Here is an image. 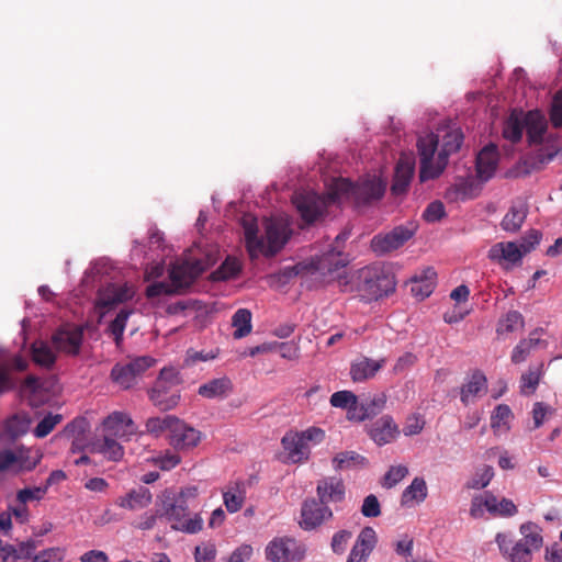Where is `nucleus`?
<instances>
[{
  "mask_svg": "<svg viewBox=\"0 0 562 562\" xmlns=\"http://www.w3.org/2000/svg\"><path fill=\"white\" fill-rule=\"evenodd\" d=\"M385 189L386 182L376 175L367 176L356 184L346 178H335L327 184L325 195L310 190H301L293 194L292 202L302 220L312 224L346 202H355L359 205L379 200Z\"/></svg>",
  "mask_w": 562,
  "mask_h": 562,
  "instance_id": "nucleus-1",
  "label": "nucleus"
},
{
  "mask_svg": "<svg viewBox=\"0 0 562 562\" xmlns=\"http://www.w3.org/2000/svg\"><path fill=\"white\" fill-rule=\"evenodd\" d=\"M462 142V132L451 125L420 135L417 139L420 182L437 179L446 169L449 156L460 149Z\"/></svg>",
  "mask_w": 562,
  "mask_h": 562,
  "instance_id": "nucleus-2",
  "label": "nucleus"
},
{
  "mask_svg": "<svg viewBox=\"0 0 562 562\" xmlns=\"http://www.w3.org/2000/svg\"><path fill=\"white\" fill-rule=\"evenodd\" d=\"M247 251L251 259L273 256L282 249L290 235L288 217H272L265 221V235L258 236L257 218L245 214L240 221Z\"/></svg>",
  "mask_w": 562,
  "mask_h": 562,
  "instance_id": "nucleus-3",
  "label": "nucleus"
},
{
  "mask_svg": "<svg viewBox=\"0 0 562 562\" xmlns=\"http://www.w3.org/2000/svg\"><path fill=\"white\" fill-rule=\"evenodd\" d=\"M521 538L513 541L506 533H497L495 542L499 551L510 562H531L532 554L543 544L542 529L535 522L528 521L519 527Z\"/></svg>",
  "mask_w": 562,
  "mask_h": 562,
  "instance_id": "nucleus-4",
  "label": "nucleus"
},
{
  "mask_svg": "<svg viewBox=\"0 0 562 562\" xmlns=\"http://www.w3.org/2000/svg\"><path fill=\"white\" fill-rule=\"evenodd\" d=\"M157 513L159 517L167 518L172 522L171 527L176 530L196 533L202 529L203 519L200 515H194L192 518H187L188 504L183 499L177 497V492L173 490H165L159 496L157 503Z\"/></svg>",
  "mask_w": 562,
  "mask_h": 562,
  "instance_id": "nucleus-5",
  "label": "nucleus"
},
{
  "mask_svg": "<svg viewBox=\"0 0 562 562\" xmlns=\"http://www.w3.org/2000/svg\"><path fill=\"white\" fill-rule=\"evenodd\" d=\"M325 438V431L318 427H310L303 431H289L281 440L286 453V462L304 463L310 459L311 449Z\"/></svg>",
  "mask_w": 562,
  "mask_h": 562,
  "instance_id": "nucleus-6",
  "label": "nucleus"
},
{
  "mask_svg": "<svg viewBox=\"0 0 562 562\" xmlns=\"http://www.w3.org/2000/svg\"><path fill=\"white\" fill-rule=\"evenodd\" d=\"M180 376L175 368H165L149 391V398L153 404L160 411H169L175 408L180 401V392L178 385Z\"/></svg>",
  "mask_w": 562,
  "mask_h": 562,
  "instance_id": "nucleus-7",
  "label": "nucleus"
},
{
  "mask_svg": "<svg viewBox=\"0 0 562 562\" xmlns=\"http://www.w3.org/2000/svg\"><path fill=\"white\" fill-rule=\"evenodd\" d=\"M485 513L493 517H512L517 513V506L508 498H498L492 493L485 492L472 498L470 515L480 519L485 517Z\"/></svg>",
  "mask_w": 562,
  "mask_h": 562,
  "instance_id": "nucleus-8",
  "label": "nucleus"
},
{
  "mask_svg": "<svg viewBox=\"0 0 562 562\" xmlns=\"http://www.w3.org/2000/svg\"><path fill=\"white\" fill-rule=\"evenodd\" d=\"M42 454L38 450L20 447L13 450L0 451V472H12L20 474L32 471L41 461Z\"/></svg>",
  "mask_w": 562,
  "mask_h": 562,
  "instance_id": "nucleus-9",
  "label": "nucleus"
},
{
  "mask_svg": "<svg viewBox=\"0 0 562 562\" xmlns=\"http://www.w3.org/2000/svg\"><path fill=\"white\" fill-rule=\"evenodd\" d=\"M210 265V260L202 259H183L176 261L169 271L170 281L177 291L189 288Z\"/></svg>",
  "mask_w": 562,
  "mask_h": 562,
  "instance_id": "nucleus-10",
  "label": "nucleus"
},
{
  "mask_svg": "<svg viewBox=\"0 0 562 562\" xmlns=\"http://www.w3.org/2000/svg\"><path fill=\"white\" fill-rule=\"evenodd\" d=\"M304 555L305 547L290 537L274 538L266 547V558L271 562H296Z\"/></svg>",
  "mask_w": 562,
  "mask_h": 562,
  "instance_id": "nucleus-11",
  "label": "nucleus"
},
{
  "mask_svg": "<svg viewBox=\"0 0 562 562\" xmlns=\"http://www.w3.org/2000/svg\"><path fill=\"white\" fill-rule=\"evenodd\" d=\"M416 229L415 223H408L396 226L386 234L375 235L371 240L372 250L378 255L396 250L414 236Z\"/></svg>",
  "mask_w": 562,
  "mask_h": 562,
  "instance_id": "nucleus-12",
  "label": "nucleus"
},
{
  "mask_svg": "<svg viewBox=\"0 0 562 562\" xmlns=\"http://www.w3.org/2000/svg\"><path fill=\"white\" fill-rule=\"evenodd\" d=\"M134 295V288L127 283H109L99 290L97 308L104 315L117 305L131 301Z\"/></svg>",
  "mask_w": 562,
  "mask_h": 562,
  "instance_id": "nucleus-13",
  "label": "nucleus"
},
{
  "mask_svg": "<svg viewBox=\"0 0 562 562\" xmlns=\"http://www.w3.org/2000/svg\"><path fill=\"white\" fill-rule=\"evenodd\" d=\"M346 239V234L337 235L335 240L336 246H330L327 251L313 258L308 263V269L312 272H319L321 274L326 276L327 273H333L339 268L345 267L347 265V260L342 257V252L339 247Z\"/></svg>",
  "mask_w": 562,
  "mask_h": 562,
  "instance_id": "nucleus-14",
  "label": "nucleus"
},
{
  "mask_svg": "<svg viewBox=\"0 0 562 562\" xmlns=\"http://www.w3.org/2000/svg\"><path fill=\"white\" fill-rule=\"evenodd\" d=\"M83 339V329L75 325H65L52 335V344L58 352L77 356Z\"/></svg>",
  "mask_w": 562,
  "mask_h": 562,
  "instance_id": "nucleus-15",
  "label": "nucleus"
},
{
  "mask_svg": "<svg viewBox=\"0 0 562 562\" xmlns=\"http://www.w3.org/2000/svg\"><path fill=\"white\" fill-rule=\"evenodd\" d=\"M525 255L526 252L520 244L515 241H501L490 248L487 257L503 268L510 269L519 265Z\"/></svg>",
  "mask_w": 562,
  "mask_h": 562,
  "instance_id": "nucleus-16",
  "label": "nucleus"
},
{
  "mask_svg": "<svg viewBox=\"0 0 562 562\" xmlns=\"http://www.w3.org/2000/svg\"><path fill=\"white\" fill-rule=\"evenodd\" d=\"M333 513L326 503L314 498L306 499L302 504L300 526L304 530H313L321 526L324 521L330 519Z\"/></svg>",
  "mask_w": 562,
  "mask_h": 562,
  "instance_id": "nucleus-17",
  "label": "nucleus"
},
{
  "mask_svg": "<svg viewBox=\"0 0 562 562\" xmlns=\"http://www.w3.org/2000/svg\"><path fill=\"white\" fill-rule=\"evenodd\" d=\"M415 171V158L412 154H402L394 172L391 191L394 195L406 192Z\"/></svg>",
  "mask_w": 562,
  "mask_h": 562,
  "instance_id": "nucleus-18",
  "label": "nucleus"
},
{
  "mask_svg": "<svg viewBox=\"0 0 562 562\" xmlns=\"http://www.w3.org/2000/svg\"><path fill=\"white\" fill-rule=\"evenodd\" d=\"M169 438L176 449H190L201 441V432L176 417Z\"/></svg>",
  "mask_w": 562,
  "mask_h": 562,
  "instance_id": "nucleus-19",
  "label": "nucleus"
},
{
  "mask_svg": "<svg viewBox=\"0 0 562 562\" xmlns=\"http://www.w3.org/2000/svg\"><path fill=\"white\" fill-rule=\"evenodd\" d=\"M102 426L105 435L117 439H125L136 431V427L131 417L121 412H114L109 415Z\"/></svg>",
  "mask_w": 562,
  "mask_h": 562,
  "instance_id": "nucleus-20",
  "label": "nucleus"
},
{
  "mask_svg": "<svg viewBox=\"0 0 562 562\" xmlns=\"http://www.w3.org/2000/svg\"><path fill=\"white\" fill-rule=\"evenodd\" d=\"M376 533L371 527L363 528L353 544L347 562H366L376 544Z\"/></svg>",
  "mask_w": 562,
  "mask_h": 562,
  "instance_id": "nucleus-21",
  "label": "nucleus"
},
{
  "mask_svg": "<svg viewBox=\"0 0 562 562\" xmlns=\"http://www.w3.org/2000/svg\"><path fill=\"white\" fill-rule=\"evenodd\" d=\"M498 150L495 145L485 146L476 157V176L481 181L490 180L498 166Z\"/></svg>",
  "mask_w": 562,
  "mask_h": 562,
  "instance_id": "nucleus-22",
  "label": "nucleus"
},
{
  "mask_svg": "<svg viewBox=\"0 0 562 562\" xmlns=\"http://www.w3.org/2000/svg\"><path fill=\"white\" fill-rule=\"evenodd\" d=\"M386 363L385 358L374 360L368 357L356 359L350 367V376L353 382H364L372 379Z\"/></svg>",
  "mask_w": 562,
  "mask_h": 562,
  "instance_id": "nucleus-23",
  "label": "nucleus"
},
{
  "mask_svg": "<svg viewBox=\"0 0 562 562\" xmlns=\"http://www.w3.org/2000/svg\"><path fill=\"white\" fill-rule=\"evenodd\" d=\"M487 391L486 376L481 371H475L461 387V402L465 405L474 403Z\"/></svg>",
  "mask_w": 562,
  "mask_h": 562,
  "instance_id": "nucleus-24",
  "label": "nucleus"
},
{
  "mask_svg": "<svg viewBox=\"0 0 562 562\" xmlns=\"http://www.w3.org/2000/svg\"><path fill=\"white\" fill-rule=\"evenodd\" d=\"M57 350L50 341L47 340H35L31 346V356L33 362L44 369L50 370L57 359Z\"/></svg>",
  "mask_w": 562,
  "mask_h": 562,
  "instance_id": "nucleus-25",
  "label": "nucleus"
},
{
  "mask_svg": "<svg viewBox=\"0 0 562 562\" xmlns=\"http://www.w3.org/2000/svg\"><path fill=\"white\" fill-rule=\"evenodd\" d=\"M524 123L529 142L541 143L548 126L544 114L538 110L529 111L524 115Z\"/></svg>",
  "mask_w": 562,
  "mask_h": 562,
  "instance_id": "nucleus-26",
  "label": "nucleus"
},
{
  "mask_svg": "<svg viewBox=\"0 0 562 562\" xmlns=\"http://www.w3.org/2000/svg\"><path fill=\"white\" fill-rule=\"evenodd\" d=\"M317 496L322 503H336L345 497V486L337 477H325L317 483Z\"/></svg>",
  "mask_w": 562,
  "mask_h": 562,
  "instance_id": "nucleus-27",
  "label": "nucleus"
},
{
  "mask_svg": "<svg viewBox=\"0 0 562 562\" xmlns=\"http://www.w3.org/2000/svg\"><path fill=\"white\" fill-rule=\"evenodd\" d=\"M116 439L117 438L103 434L101 439H95L90 442V452L100 453L110 461H120L123 458L124 450Z\"/></svg>",
  "mask_w": 562,
  "mask_h": 562,
  "instance_id": "nucleus-28",
  "label": "nucleus"
},
{
  "mask_svg": "<svg viewBox=\"0 0 562 562\" xmlns=\"http://www.w3.org/2000/svg\"><path fill=\"white\" fill-rule=\"evenodd\" d=\"M153 499V495L147 487H138L130 491L127 494L116 499V505L128 510H140L146 508Z\"/></svg>",
  "mask_w": 562,
  "mask_h": 562,
  "instance_id": "nucleus-29",
  "label": "nucleus"
},
{
  "mask_svg": "<svg viewBox=\"0 0 562 562\" xmlns=\"http://www.w3.org/2000/svg\"><path fill=\"white\" fill-rule=\"evenodd\" d=\"M436 285V271L432 268H427L420 274L411 279V292L418 299L424 300L428 297Z\"/></svg>",
  "mask_w": 562,
  "mask_h": 562,
  "instance_id": "nucleus-30",
  "label": "nucleus"
},
{
  "mask_svg": "<svg viewBox=\"0 0 562 562\" xmlns=\"http://www.w3.org/2000/svg\"><path fill=\"white\" fill-rule=\"evenodd\" d=\"M397 432V427L390 416L378 419L370 429V437L379 446L391 442Z\"/></svg>",
  "mask_w": 562,
  "mask_h": 562,
  "instance_id": "nucleus-31",
  "label": "nucleus"
},
{
  "mask_svg": "<svg viewBox=\"0 0 562 562\" xmlns=\"http://www.w3.org/2000/svg\"><path fill=\"white\" fill-rule=\"evenodd\" d=\"M29 367V361L21 355H15L12 358L3 357L0 362V393L11 387L10 371L15 369L16 371H24Z\"/></svg>",
  "mask_w": 562,
  "mask_h": 562,
  "instance_id": "nucleus-32",
  "label": "nucleus"
},
{
  "mask_svg": "<svg viewBox=\"0 0 562 562\" xmlns=\"http://www.w3.org/2000/svg\"><path fill=\"white\" fill-rule=\"evenodd\" d=\"M232 389V381L227 376H222L201 384L198 393L205 398H224Z\"/></svg>",
  "mask_w": 562,
  "mask_h": 562,
  "instance_id": "nucleus-33",
  "label": "nucleus"
},
{
  "mask_svg": "<svg viewBox=\"0 0 562 562\" xmlns=\"http://www.w3.org/2000/svg\"><path fill=\"white\" fill-rule=\"evenodd\" d=\"M542 344L543 341L541 339V331L533 330L527 338L521 339L513 349L510 357L512 362L515 364L524 362L531 353V351Z\"/></svg>",
  "mask_w": 562,
  "mask_h": 562,
  "instance_id": "nucleus-34",
  "label": "nucleus"
},
{
  "mask_svg": "<svg viewBox=\"0 0 562 562\" xmlns=\"http://www.w3.org/2000/svg\"><path fill=\"white\" fill-rule=\"evenodd\" d=\"M246 499V485L244 482H235L229 484L223 492V501L229 513L238 512Z\"/></svg>",
  "mask_w": 562,
  "mask_h": 562,
  "instance_id": "nucleus-35",
  "label": "nucleus"
},
{
  "mask_svg": "<svg viewBox=\"0 0 562 562\" xmlns=\"http://www.w3.org/2000/svg\"><path fill=\"white\" fill-rule=\"evenodd\" d=\"M527 212V205L524 202L514 203L501 223L502 228L510 233L517 232L525 222Z\"/></svg>",
  "mask_w": 562,
  "mask_h": 562,
  "instance_id": "nucleus-36",
  "label": "nucleus"
},
{
  "mask_svg": "<svg viewBox=\"0 0 562 562\" xmlns=\"http://www.w3.org/2000/svg\"><path fill=\"white\" fill-rule=\"evenodd\" d=\"M476 195V187L471 179H458L446 193L450 201H464Z\"/></svg>",
  "mask_w": 562,
  "mask_h": 562,
  "instance_id": "nucleus-37",
  "label": "nucleus"
},
{
  "mask_svg": "<svg viewBox=\"0 0 562 562\" xmlns=\"http://www.w3.org/2000/svg\"><path fill=\"white\" fill-rule=\"evenodd\" d=\"M427 497V485L423 477H415L412 483L403 491L402 505H411L413 503H422Z\"/></svg>",
  "mask_w": 562,
  "mask_h": 562,
  "instance_id": "nucleus-38",
  "label": "nucleus"
},
{
  "mask_svg": "<svg viewBox=\"0 0 562 562\" xmlns=\"http://www.w3.org/2000/svg\"><path fill=\"white\" fill-rule=\"evenodd\" d=\"M524 115L522 112H512L503 128V135L506 139L516 143L520 140L524 132Z\"/></svg>",
  "mask_w": 562,
  "mask_h": 562,
  "instance_id": "nucleus-39",
  "label": "nucleus"
},
{
  "mask_svg": "<svg viewBox=\"0 0 562 562\" xmlns=\"http://www.w3.org/2000/svg\"><path fill=\"white\" fill-rule=\"evenodd\" d=\"M82 422L79 423H71L67 425V427L64 430V435L71 437V447L70 451L72 453H77L80 451H83L86 448L90 450V443H87V440L85 438Z\"/></svg>",
  "mask_w": 562,
  "mask_h": 562,
  "instance_id": "nucleus-40",
  "label": "nucleus"
},
{
  "mask_svg": "<svg viewBox=\"0 0 562 562\" xmlns=\"http://www.w3.org/2000/svg\"><path fill=\"white\" fill-rule=\"evenodd\" d=\"M232 325L235 328L234 338L240 339L251 331V313L247 308H239L232 317Z\"/></svg>",
  "mask_w": 562,
  "mask_h": 562,
  "instance_id": "nucleus-41",
  "label": "nucleus"
},
{
  "mask_svg": "<svg viewBox=\"0 0 562 562\" xmlns=\"http://www.w3.org/2000/svg\"><path fill=\"white\" fill-rule=\"evenodd\" d=\"M524 327V317L517 311H509L497 325V334L506 335Z\"/></svg>",
  "mask_w": 562,
  "mask_h": 562,
  "instance_id": "nucleus-42",
  "label": "nucleus"
},
{
  "mask_svg": "<svg viewBox=\"0 0 562 562\" xmlns=\"http://www.w3.org/2000/svg\"><path fill=\"white\" fill-rule=\"evenodd\" d=\"M364 461L366 459L362 456L353 451H345L335 456L333 459V465L335 470L341 471L363 465Z\"/></svg>",
  "mask_w": 562,
  "mask_h": 562,
  "instance_id": "nucleus-43",
  "label": "nucleus"
},
{
  "mask_svg": "<svg viewBox=\"0 0 562 562\" xmlns=\"http://www.w3.org/2000/svg\"><path fill=\"white\" fill-rule=\"evenodd\" d=\"M513 413L509 406L505 404L498 405L491 417V426L495 431H505L509 428V422Z\"/></svg>",
  "mask_w": 562,
  "mask_h": 562,
  "instance_id": "nucleus-44",
  "label": "nucleus"
},
{
  "mask_svg": "<svg viewBox=\"0 0 562 562\" xmlns=\"http://www.w3.org/2000/svg\"><path fill=\"white\" fill-rule=\"evenodd\" d=\"M38 544L36 540L29 539L14 546V560L18 562H35Z\"/></svg>",
  "mask_w": 562,
  "mask_h": 562,
  "instance_id": "nucleus-45",
  "label": "nucleus"
},
{
  "mask_svg": "<svg viewBox=\"0 0 562 562\" xmlns=\"http://www.w3.org/2000/svg\"><path fill=\"white\" fill-rule=\"evenodd\" d=\"M30 427V422L20 416L9 418L4 424L3 435L9 439H15L24 435Z\"/></svg>",
  "mask_w": 562,
  "mask_h": 562,
  "instance_id": "nucleus-46",
  "label": "nucleus"
},
{
  "mask_svg": "<svg viewBox=\"0 0 562 562\" xmlns=\"http://www.w3.org/2000/svg\"><path fill=\"white\" fill-rule=\"evenodd\" d=\"M113 381L123 389H128L136 383V378L127 364H116L111 371Z\"/></svg>",
  "mask_w": 562,
  "mask_h": 562,
  "instance_id": "nucleus-47",
  "label": "nucleus"
},
{
  "mask_svg": "<svg viewBox=\"0 0 562 562\" xmlns=\"http://www.w3.org/2000/svg\"><path fill=\"white\" fill-rule=\"evenodd\" d=\"M176 417L167 415L165 417H151L146 422V430L155 436H160L165 431H171Z\"/></svg>",
  "mask_w": 562,
  "mask_h": 562,
  "instance_id": "nucleus-48",
  "label": "nucleus"
},
{
  "mask_svg": "<svg viewBox=\"0 0 562 562\" xmlns=\"http://www.w3.org/2000/svg\"><path fill=\"white\" fill-rule=\"evenodd\" d=\"M132 313L133 310L124 307L117 313L116 317L111 322L109 326V331L113 336L116 344H119L120 340L122 339L126 322Z\"/></svg>",
  "mask_w": 562,
  "mask_h": 562,
  "instance_id": "nucleus-49",
  "label": "nucleus"
},
{
  "mask_svg": "<svg viewBox=\"0 0 562 562\" xmlns=\"http://www.w3.org/2000/svg\"><path fill=\"white\" fill-rule=\"evenodd\" d=\"M494 476V470L490 465L480 468L472 479L468 482L467 486L473 490H482L486 487Z\"/></svg>",
  "mask_w": 562,
  "mask_h": 562,
  "instance_id": "nucleus-50",
  "label": "nucleus"
},
{
  "mask_svg": "<svg viewBox=\"0 0 562 562\" xmlns=\"http://www.w3.org/2000/svg\"><path fill=\"white\" fill-rule=\"evenodd\" d=\"M240 271V263L236 258L227 257L221 267L213 273L216 280L234 278Z\"/></svg>",
  "mask_w": 562,
  "mask_h": 562,
  "instance_id": "nucleus-51",
  "label": "nucleus"
},
{
  "mask_svg": "<svg viewBox=\"0 0 562 562\" xmlns=\"http://www.w3.org/2000/svg\"><path fill=\"white\" fill-rule=\"evenodd\" d=\"M63 420V416L60 414H52L46 415L35 427L34 435L37 438L46 437L55 427Z\"/></svg>",
  "mask_w": 562,
  "mask_h": 562,
  "instance_id": "nucleus-52",
  "label": "nucleus"
},
{
  "mask_svg": "<svg viewBox=\"0 0 562 562\" xmlns=\"http://www.w3.org/2000/svg\"><path fill=\"white\" fill-rule=\"evenodd\" d=\"M408 474L406 465H392L383 477L382 485L385 488H392Z\"/></svg>",
  "mask_w": 562,
  "mask_h": 562,
  "instance_id": "nucleus-53",
  "label": "nucleus"
},
{
  "mask_svg": "<svg viewBox=\"0 0 562 562\" xmlns=\"http://www.w3.org/2000/svg\"><path fill=\"white\" fill-rule=\"evenodd\" d=\"M549 116L553 127L562 128V90L553 94Z\"/></svg>",
  "mask_w": 562,
  "mask_h": 562,
  "instance_id": "nucleus-54",
  "label": "nucleus"
},
{
  "mask_svg": "<svg viewBox=\"0 0 562 562\" xmlns=\"http://www.w3.org/2000/svg\"><path fill=\"white\" fill-rule=\"evenodd\" d=\"M47 491V485L25 487L16 493V501L24 504L32 501H41Z\"/></svg>",
  "mask_w": 562,
  "mask_h": 562,
  "instance_id": "nucleus-55",
  "label": "nucleus"
},
{
  "mask_svg": "<svg viewBox=\"0 0 562 562\" xmlns=\"http://www.w3.org/2000/svg\"><path fill=\"white\" fill-rule=\"evenodd\" d=\"M66 557V549L61 547H52L38 552L35 562H61Z\"/></svg>",
  "mask_w": 562,
  "mask_h": 562,
  "instance_id": "nucleus-56",
  "label": "nucleus"
},
{
  "mask_svg": "<svg viewBox=\"0 0 562 562\" xmlns=\"http://www.w3.org/2000/svg\"><path fill=\"white\" fill-rule=\"evenodd\" d=\"M372 413L373 411H370L368 406H364L363 402H358V397H356V403L350 405L347 409V418L353 422H362L371 418Z\"/></svg>",
  "mask_w": 562,
  "mask_h": 562,
  "instance_id": "nucleus-57",
  "label": "nucleus"
},
{
  "mask_svg": "<svg viewBox=\"0 0 562 562\" xmlns=\"http://www.w3.org/2000/svg\"><path fill=\"white\" fill-rule=\"evenodd\" d=\"M356 397L351 391H338L330 396L329 402L333 407L348 409L356 403Z\"/></svg>",
  "mask_w": 562,
  "mask_h": 562,
  "instance_id": "nucleus-58",
  "label": "nucleus"
},
{
  "mask_svg": "<svg viewBox=\"0 0 562 562\" xmlns=\"http://www.w3.org/2000/svg\"><path fill=\"white\" fill-rule=\"evenodd\" d=\"M126 364L130 370H132L135 378L138 379L147 369L155 364V359L148 356H142L131 359Z\"/></svg>",
  "mask_w": 562,
  "mask_h": 562,
  "instance_id": "nucleus-59",
  "label": "nucleus"
},
{
  "mask_svg": "<svg viewBox=\"0 0 562 562\" xmlns=\"http://www.w3.org/2000/svg\"><path fill=\"white\" fill-rule=\"evenodd\" d=\"M540 381V371L539 370H529L525 374L521 375L520 379V389L524 394H531L536 391Z\"/></svg>",
  "mask_w": 562,
  "mask_h": 562,
  "instance_id": "nucleus-60",
  "label": "nucleus"
},
{
  "mask_svg": "<svg viewBox=\"0 0 562 562\" xmlns=\"http://www.w3.org/2000/svg\"><path fill=\"white\" fill-rule=\"evenodd\" d=\"M178 292L177 289H175L172 282L166 283V282H155L147 286L146 295L149 299L158 297L161 295L172 294Z\"/></svg>",
  "mask_w": 562,
  "mask_h": 562,
  "instance_id": "nucleus-61",
  "label": "nucleus"
},
{
  "mask_svg": "<svg viewBox=\"0 0 562 562\" xmlns=\"http://www.w3.org/2000/svg\"><path fill=\"white\" fill-rule=\"evenodd\" d=\"M445 206L440 201H434L428 204L423 213L425 221L435 223L445 216Z\"/></svg>",
  "mask_w": 562,
  "mask_h": 562,
  "instance_id": "nucleus-62",
  "label": "nucleus"
},
{
  "mask_svg": "<svg viewBox=\"0 0 562 562\" xmlns=\"http://www.w3.org/2000/svg\"><path fill=\"white\" fill-rule=\"evenodd\" d=\"M351 537L352 533L348 530H340L336 532L331 539V550L337 554H342Z\"/></svg>",
  "mask_w": 562,
  "mask_h": 562,
  "instance_id": "nucleus-63",
  "label": "nucleus"
},
{
  "mask_svg": "<svg viewBox=\"0 0 562 562\" xmlns=\"http://www.w3.org/2000/svg\"><path fill=\"white\" fill-rule=\"evenodd\" d=\"M196 562H213L216 555V548L213 543H202L195 548Z\"/></svg>",
  "mask_w": 562,
  "mask_h": 562,
  "instance_id": "nucleus-64",
  "label": "nucleus"
}]
</instances>
